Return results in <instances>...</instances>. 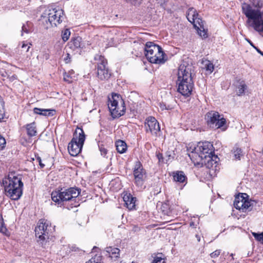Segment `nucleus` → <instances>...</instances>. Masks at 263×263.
<instances>
[{
    "label": "nucleus",
    "instance_id": "obj_1",
    "mask_svg": "<svg viewBox=\"0 0 263 263\" xmlns=\"http://www.w3.org/2000/svg\"><path fill=\"white\" fill-rule=\"evenodd\" d=\"M262 0H251L242 4L243 13L247 17V24L260 34L263 32V12L260 10Z\"/></svg>",
    "mask_w": 263,
    "mask_h": 263
},
{
    "label": "nucleus",
    "instance_id": "obj_2",
    "mask_svg": "<svg viewBox=\"0 0 263 263\" xmlns=\"http://www.w3.org/2000/svg\"><path fill=\"white\" fill-rule=\"evenodd\" d=\"M192 65L183 62L179 67L178 71V91L182 96L191 95L194 84L192 78Z\"/></svg>",
    "mask_w": 263,
    "mask_h": 263
},
{
    "label": "nucleus",
    "instance_id": "obj_3",
    "mask_svg": "<svg viewBox=\"0 0 263 263\" xmlns=\"http://www.w3.org/2000/svg\"><path fill=\"white\" fill-rule=\"evenodd\" d=\"M22 177L15 172L9 174L7 177L2 181L4 186L5 194L12 200L19 199L23 194L24 184L22 181Z\"/></svg>",
    "mask_w": 263,
    "mask_h": 263
},
{
    "label": "nucleus",
    "instance_id": "obj_4",
    "mask_svg": "<svg viewBox=\"0 0 263 263\" xmlns=\"http://www.w3.org/2000/svg\"><path fill=\"white\" fill-rule=\"evenodd\" d=\"M64 11L61 9H47L45 11L40 19V24L45 29L57 27L64 20Z\"/></svg>",
    "mask_w": 263,
    "mask_h": 263
},
{
    "label": "nucleus",
    "instance_id": "obj_5",
    "mask_svg": "<svg viewBox=\"0 0 263 263\" xmlns=\"http://www.w3.org/2000/svg\"><path fill=\"white\" fill-rule=\"evenodd\" d=\"M142 47L148 60L152 63L163 64L166 61L161 47L152 42H147Z\"/></svg>",
    "mask_w": 263,
    "mask_h": 263
},
{
    "label": "nucleus",
    "instance_id": "obj_6",
    "mask_svg": "<svg viewBox=\"0 0 263 263\" xmlns=\"http://www.w3.org/2000/svg\"><path fill=\"white\" fill-rule=\"evenodd\" d=\"M80 192L77 188L70 187L68 189H61L53 191L51 194L52 200L61 206L64 201L71 200L77 198Z\"/></svg>",
    "mask_w": 263,
    "mask_h": 263
},
{
    "label": "nucleus",
    "instance_id": "obj_7",
    "mask_svg": "<svg viewBox=\"0 0 263 263\" xmlns=\"http://www.w3.org/2000/svg\"><path fill=\"white\" fill-rule=\"evenodd\" d=\"M108 107L113 118L123 115L126 110L124 100L117 93H112L111 97H108Z\"/></svg>",
    "mask_w": 263,
    "mask_h": 263
},
{
    "label": "nucleus",
    "instance_id": "obj_8",
    "mask_svg": "<svg viewBox=\"0 0 263 263\" xmlns=\"http://www.w3.org/2000/svg\"><path fill=\"white\" fill-rule=\"evenodd\" d=\"M85 140V135L83 130L78 127L68 146V152L71 156H76L81 152Z\"/></svg>",
    "mask_w": 263,
    "mask_h": 263
},
{
    "label": "nucleus",
    "instance_id": "obj_9",
    "mask_svg": "<svg viewBox=\"0 0 263 263\" xmlns=\"http://www.w3.org/2000/svg\"><path fill=\"white\" fill-rule=\"evenodd\" d=\"M186 15L188 21L193 24L196 29L198 34L202 38H206L208 29L204 26V22L198 17V14L196 9L194 8H190Z\"/></svg>",
    "mask_w": 263,
    "mask_h": 263
},
{
    "label": "nucleus",
    "instance_id": "obj_10",
    "mask_svg": "<svg viewBox=\"0 0 263 263\" xmlns=\"http://www.w3.org/2000/svg\"><path fill=\"white\" fill-rule=\"evenodd\" d=\"M51 225L47 220L40 219L35 229V236L37 241L40 242L42 246L46 245V240L49 238L50 233L51 232Z\"/></svg>",
    "mask_w": 263,
    "mask_h": 263
},
{
    "label": "nucleus",
    "instance_id": "obj_11",
    "mask_svg": "<svg viewBox=\"0 0 263 263\" xmlns=\"http://www.w3.org/2000/svg\"><path fill=\"white\" fill-rule=\"evenodd\" d=\"M133 174L136 185L140 190L144 189L145 187L144 184L146 177V173L140 161L136 162Z\"/></svg>",
    "mask_w": 263,
    "mask_h": 263
},
{
    "label": "nucleus",
    "instance_id": "obj_12",
    "mask_svg": "<svg viewBox=\"0 0 263 263\" xmlns=\"http://www.w3.org/2000/svg\"><path fill=\"white\" fill-rule=\"evenodd\" d=\"M95 60L97 62V76L101 80H105L109 79L111 76L107 67V62L105 58L102 55H97Z\"/></svg>",
    "mask_w": 263,
    "mask_h": 263
},
{
    "label": "nucleus",
    "instance_id": "obj_13",
    "mask_svg": "<svg viewBox=\"0 0 263 263\" xmlns=\"http://www.w3.org/2000/svg\"><path fill=\"white\" fill-rule=\"evenodd\" d=\"M248 195L245 193H241L235 196L234 201V207L242 212L251 210L253 202L247 198Z\"/></svg>",
    "mask_w": 263,
    "mask_h": 263
},
{
    "label": "nucleus",
    "instance_id": "obj_14",
    "mask_svg": "<svg viewBox=\"0 0 263 263\" xmlns=\"http://www.w3.org/2000/svg\"><path fill=\"white\" fill-rule=\"evenodd\" d=\"M205 117L208 125L212 128H221L225 125L226 122L223 116L215 111L208 112Z\"/></svg>",
    "mask_w": 263,
    "mask_h": 263
},
{
    "label": "nucleus",
    "instance_id": "obj_15",
    "mask_svg": "<svg viewBox=\"0 0 263 263\" xmlns=\"http://www.w3.org/2000/svg\"><path fill=\"white\" fill-rule=\"evenodd\" d=\"M205 163L203 165L210 170V174L213 175L217 171L219 170V166L218 163L219 158L215 155L212 156L205 155Z\"/></svg>",
    "mask_w": 263,
    "mask_h": 263
},
{
    "label": "nucleus",
    "instance_id": "obj_16",
    "mask_svg": "<svg viewBox=\"0 0 263 263\" xmlns=\"http://www.w3.org/2000/svg\"><path fill=\"white\" fill-rule=\"evenodd\" d=\"M188 150V155L195 166L201 167L205 163L204 156H203L199 151L195 150V148L191 146Z\"/></svg>",
    "mask_w": 263,
    "mask_h": 263
},
{
    "label": "nucleus",
    "instance_id": "obj_17",
    "mask_svg": "<svg viewBox=\"0 0 263 263\" xmlns=\"http://www.w3.org/2000/svg\"><path fill=\"white\" fill-rule=\"evenodd\" d=\"M145 128L147 133L150 132L152 135L157 136L160 130V127L157 120L153 117H147L145 121Z\"/></svg>",
    "mask_w": 263,
    "mask_h": 263
},
{
    "label": "nucleus",
    "instance_id": "obj_18",
    "mask_svg": "<svg viewBox=\"0 0 263 263\" xmlns=\"http://www.w3.org/2000/svg\"><path fill=\"white\" fill-rule=\"evenodd\" d=\"M194 147L195 148V150L199 151L203 156L214 155L213 151V145L210 142H200Z\"/></svg>",
    "mask_w": 263,
    "mask_h": 263
},
{
    "label": "nucleus",
    "instance_id": "obj_19",
    "mask_svg": "<svg viewBox=\"0 0 263 263\" xmlns=\"http://www.w3.org/2000/svg\"><path fill=\"white\" fill-rule=\"evenodd\" d=\"M123 200L126 207L129 210H134L136 206V198L134 197L130 194H126L123 197Z\"/></svg>",
    "mask_w": 263,
    "mask_h": 263
},
{
    "label": "nucleus",
    "instance_id": "obj_20",
    "mask_svg": "<svg viewBox=\"0 0 263 263\" xmlns=\"http://www.w3.org/2000/svg\"><path fill=\"white\" fill-rule=\"evenodd\" d=\"M173 179L175 182L182 183H185V184L187 182V177L182 171H176L173 172Z\"/></svg>",
    "mask_w": 263,
    "mask_h": 263
},
{
    "label": "nucleus",
    "instance_id": "obj_21",
    "mask_svg": "<svg viewBox=\"0 0 263 263\" xmlns=\"http://www.w3.org/2000/svg\"><path fill=\"white\" fill-rule=\"evenodd\" d=\"M106 255H108L112 259L116 260L120 255V250L117 248H113L111 247H107L105 249Z\"/></svg>",
    "mask_w": 263,
    "mask_h": 263
},
{
    "label": "nucleus",
    "instance_id": "obj_22",
    "mask_svg": "<svg viewBox=\"0 0 263 263\" xmlns=\"http://www.w3.org/2000/svg\"><path fill=\"white\" fill-rule=\"evenodd\" d=\"M33 112L34 114L40 115L52 116L55 112V110L54 109H43L35 107L33 109Z\"/></svg>",
    "mask_w": 263,
    "mask_h": 263
},
{
    "label": "nucleus",
    "instance_id": "obj_23",
    "mask_svg": "<svg viewBox=\"0 0 263 263\" xmlns=\"http://www.w3.org/2000/svg\"><path fill=\"white\" fill-rule=\"evenodd\" d=\"M81 42V37L79 36L74 37L69 42V47L73 50L81 48H82Z\"/></svg>",
    "mask_w": 263,
    "mask_h": 263
},
{
    "label": "nucleus",
    "instance_id": "obj_24",
    "mask_svg": "<svg viewBox=\"0 0 263 263\" xmlns=\"http://www.w3.org/2000/svg\"><path fill=\"white\" fill-rule=\"evenodd\" d=\"M151 263H165L166 258L162 253L153 254L151 256Z\"/></svg>",
    "mask_w": 263,
    "mask_h": 263
},
{
    "label": "nucleus",
    "instance_id": "obj_25",
    "mask_svg": "<svg viewBox=\"0 0 263 263\" xmlns=\"http://www.w3.org/2000/svg\"><path fill=\"white\" fill-rule=\"evenodd\" d=\"M116 149L118 153L123 154L125 153L127 149V145L126 143L122 140H118L116 143Z\"/></svg>",
    "mask_w": 263,
    "mask_h": 263
},
{
    "label": "nucleus",
    "instance_id": "obj_26",
    "mask_svg": "<svg viewBox=\"0 0 263 263\" xmlns=\"http://www.w3.org/2000/svg\"><path fill=\"white\" fill-rule=\"evenodd\" d=\"M26 129L29 136L33 137L36 135V130L34 122L27 124L26 126Z\"/></svg>",
    "mask_w": 263,
    "mask_h": 263
},
{
    "label": "nucleus",
    "instance_id": "obj_27",
    "mask_svg": "<svg viewBox=\"0 0 263 263\" xmlns=\"http://www.w3.org/2000/svg\"><path fill=\"white\" fill-rule=\"evenodd\" d=\"M247 88V86L245 84L244 81H241L239 82V85L237 86V94L238 96H242L245 93L246 90Z\"/></svg>",
    "mask_w": 263,
    "mask_h": 263
},
{
    "label": "nucleus",
    "instance_id": "obj_28",
    "mask_svg": "<svg viewBox=\"0 0 263 263\" xmlns=\"http://www.w3.org/2000/svg\"><path fill=\"white\" fill-rule=\"evenodd\" d=\"M204 65V68L207 72H209V73H211L214 69V66L210 61H205L203 63Z\"/></svg>",
    "mask_w": 263,
    "mask_h": 263
},
{
    "label": "nucleus",
    "instance_id": "obj_29",
    "mask_svg": "<svg viewBox=\"0 0 263 263\" xmlns=\"http://www.w3.org/2000/svg\"><path fill=\"white\" fill-rule=\"evenodd\" d=\"M31 28V23L27 22L26 24H24L22 27V35H24V33H28L30 31Z\"/></svg>",
    "mask_w": 263,
    "mask_h": 263
},
{
    "label": "nucleus",
    "instance_id": "obj_30",
    "mask_svg": "<svg viewBox=\"0 0 263 263\" xmlns=\"http://www.w3.org/2000/svg\"><path fill=\"white\" fill-rule=\"evenodd\" d=\"M232 151L235 158L236 159L240 160L241 156H242L241 149L237 147H235L233 148Z\"/></svg>",
    "mask_w": 263,
    "mask_h": 263
},
{
    "label": "nucleus",
    "instance_id": "obj_31",
    "mask_svg": "<svg viewBox=\"0 0 263 263\" xmlns=\"http://www.w3.org/2000/svg\"><path fill=\"white\" fill-rule=\"evenodd\" d=\"M70 35V31L69 29H66L62 32V38L64 42L67 41Z\"/></svg>",
    "mask_w": 263,
    "mask_h": 263
},
{
    "label": "nucleus",
    "instance_id": "obj_32",
    "mask_svg": "<svg viewBox=\"0 0 263 263\" xmlns=\"http://www.w3.org/2000/svg\"><path fill=\"white\" fill-rule=\"evenodd\" d=\"M102 257L100 255H96L86 263H102Z\"/></svg>",
    "mask_w": 263,
    "mask_h": 263
},
{
    "label": "nucleus",
    "instance_id": "obj_33",
    "mask_svg": "<svg viewBox=\"0 0 263 263\" xmlns=\"http://www.w3.org/2000/svg\"><path fill=\"white\" fill-rule=\"evenodd\" d=\"M252 234L257 241L263 244V232L261 233L252 232Z\"/></svg>",
    "mask_w": 263,
    "mask_h": 263
},
{
    "label": "nucleus",
    "instance_id": "obj_34",
    "mask_svg": "<svg viewBox=\"0 0 263 263\" xmlns=\"http://www.w3.org/2000/svg\"><path fill=\"white\" fill-rule=\"evenodd\" d=\"M159 107L161 110H170L172 109V107L170 105H166L165 103L162 102L160 103Z\"/></svg>",
    "mask_w": 263,
    "mask_h": 263
},
{
    "label": "nucleus",
    "instance_id": "obj_35",
    "mask_svg": "<svg viewBox=\"0 0 263 263\" xmlns=\"http://www.w3.org/2000/svg\"><path fill=\"white\" fill-rule=\"evenodd\" d=\"M221 253V250H216L210 254V256L212 258H217Z\"/></svg>",
    "mask_w": 263,
    "mask_h": 263
},
{
    "label": "nucleus",
    "instance_id": "obj_36",
    "mask_svg": "<svg viewBox=\"0 0 263 263\" xmlns=\"http://www.w3.org/2000/svg\"><path fill=\"white\" fill-rule=\"evenodd\" d=\"M6 145L5 139L2 136H0V149H2L5 147Z\"/></svg>",
    "mask_w": 263,
    "mask_h": 263
},
{
    "label": "nucleus",
    "instance_id": "obj_37",
    "mask_svg": "<svg viewBox=\"0 0 263 263\" xmlns=\"http://www.w3.org/2000/svg\"><path fill=\"white\" fill-rule=\"evenodd\" d=\"M99 149L101 155L105 157L107 153V150L102 146H99Z\"/></svg>",
    "mask_w": 263,
    "mask_h": 263
},
{
    "label": "nucleus",
    "instance_id": "obj_38",
    "mask_svg": "<svg viewBox=\"0 0 263 263\" xmlns=\"http://www.w3.org/2000/svg\"><path fill=\"white\" fill-rule=\"evenodd\" d=\"M4 224L2 216L0 215V232H4L6 230V228L4 227Z\"/></svg>",
    "mask_w": 263,
    "mask_h": 263
},
{
    "label": "nucleus",
    "instance_id": "obj_39",
    "mask_svg": "<svg viewBox=\"0 0 263 263\" xmlns=\"http://www.w3.org/2000/svg\"><path fill=\"white\" fill-rule=\"evenodd\" d=\"M21 48L25 51L26 52H28L30 48V46L27 44L23 43L21 46Z\"/></svg>",
    "mask_w": 263,
    "mask_h": 263
},
{
    "label": "nucleus",
    "instance_id": "obj_40",
    "mask_svg": "<svg viewBox=\"0 0 263 263\" xmlns=\"http://www.w3.org/2000/svg\"><path fill=\"white\" fill-rule=\"evenodd\" d=\"M0 76H1L3 78H7L8 76V73L6 70L4 69H0Z\"/></svg>",
    "mask_w": 263,
    "mask_h": 263
},
{
    "label": "nucleus",
    "instance_id": "obj_41",
    "mask_svg": "<svg viewBox=\"0 0 263 263\" xmlns=\"http://www.w3.org/2000/svg\"><path fill=\"white\" fill-rule=\"evenodd\" d=\"M7 78L9 79L10 81L13 82V81L17 79V76L15 74H13L12 76H10L8 74V76H7Z\"/></svg>",
    "mask_w": 263,
    "mask_h": 263
},
{
    "label": "nucleus",
    "instance_id": "obj_42",
    "mask_svg": "<svg viewBox=\"0 0 263 263\" xmlns=\"http://www.w3.org/2000/svg\"><path fill=\"white\" fill-rule=\"evenodd\" d=\"M64 61L66 63H68L70 61V54L69 53H67L66 57L64 59Z\"/></svg>",
    "mask_w": 263,
    "mask_h": 263
},
{
    "label": "nucleus",
    "instance_id": "obj_43",
    "mask_svg": "<svg viewBox=\"0 0 263 263\" xmlns=\"http://www.w3.org/2000/svg\"><path fill=\"white\" fill-rule=\"evenodd\" d=\"M37 161L39 162V163L41 166V168H43L44 166H45V164H43L42 162V160H41V158L39 157H37Z\"/></svg>",
    "mask_w": 263,
    "mask_h": 263
},
{
    "label": "nucleus",
    "instance_id": "obj_44",
    "mask_svg": "<svg viewBox=\"0 0 263 263\" xmlns=\"http://www.w3.org/2000/svg\"><path fill=\"white\" fill-rule=\"evenodd\" d=\"M68 78H69V77L67 75L65 74L64 76V80L65 81H67V82L70 83V81L68 80Z\"/></svg>",
    "mask_w": 263,
    "mask_h": 263
},
{
    "label": "nucleus",
    "instance_id": "obj_45",
    "mask_svg": "<svg viewBox=\"0 0 263 263\" xmlns=\"http://www.w3.org/2000/svg\"><path fill=\"white\" fill-rule=\"evenodd\" d=\"M247 41L250 44V45L252 47H254V44L249 39H246Z\"/></svg>",
    "mask_w": 263,
    "mask_h": 263
},
{
    "label": "nucleus",
    "instance_id": "obj_46",
    "mask_svg": "<svg viewBox=\"0 0 263 263\" xmlns=\"http://www.w3.org/2000/svg\"><path fill=\"white\" fill-rule=\"evenodd\" d=\"M196 238H197V240L198 242L200 241V237L199 235L196 234Z\"/></svg>",
    "mask_w": 263,
    "mask_h": 263
},
{
    "label": "nucleus",
    "instance_id": "obj_47",
    "mask_svg": "<svg viewBox=\"0 0 263 263\" xmlns=\"http://www.w3.org/2000/svg\"><path fill=\"white\" fill-rule=\"evenodd\" d=\"M257 51L258 53L263 56V52L259 49H257Z\"/></svg>",
    "mask_w": 263,
    "mask_h": 263
},
{
    "label": "nucleus",
    "instance_id": "obj_48",
    "mask_svg": "<svg viewBox=\"0 0 263 263\" xmlns=\"http://www.w3.org/2000/svg\"><path fill=\"white\" fill-rule=\"evenodd\" d=\"M190 227H194L195 226V223L194 222H191L190 223Z\"/></svg>",
    "mask_w": 263,
    "mask_h": 263
},
{
    "label": "nucleus",
    "instance_id": "obj_49",
    "mask_svg": "<svg viewBox=\"0 0 263 263\" xmlns=\"http://www.w3.org/2000/svg\"><path fill=\"white\" fill-rule=\"evenodd\" d=\"M158 159H159V161H160V159H161V158H162V155H158Z\"/></svg>",
    "mask_w": 263,
    "mask_h": 263
},
{
    "label": "nucleus",
    "instance_id": "obj_50",
    "mask_svg": "<svg viewBox=\"0 0 263 263\" xmlns=\"http://www.w3.org/2000/svg\"><path fill=\"white\" fill-rule=\"evenodd\" d=\"M98 248L97 247H93L92 249V250L95 251L96 249H97Z\"/></svg>",
    "mask_w": 263,
    "mask_h": 263
},
{
    "label": "nucleus",
    "instance_id": "obj_51",
    "mask_svg": "<svg viewBox=\"0 0 263 263\" xmlns=\"http://www.w3.org/2000/svg\"><path fill=\"white\" fill-rule=\"evenodd\" d=\"M254 48H255L256 49V50L257 51V49H258L257 47H256V46H254V47H253Z\"/></svg>",
    "mask_w": 263,
    "mask_h": 263
},
{
    "label": "nucleus",
    "instance_id": "obj_52",
    "mask_svg": "<svg viewBox=\"0 0 263 263\" xmlns=\"http://www.w3.org/2000/svg\"><path fill=\"white\" fill-rule=\"evenodd\" d=\"M262 153H263V149H262Z\"/></svg>",
    "mask_w": 263,
    "mask_h": 263
}]
</instances>
